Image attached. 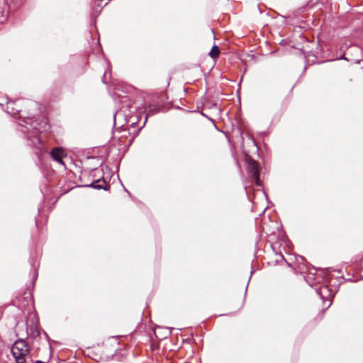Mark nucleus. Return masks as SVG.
I'll use <instances>...</instances> for the list:
<instances>
[{
	"instance_id": "obj_2",
	"label": "nucleus",
	"mask_w": 363,
	"mask_h": 363,
	"mask_svg": "<svg viewBox=\"0 0 363 363\" xmlns=\"http://www.w3.org/2000/svg\"><path fill=\"white\" fill-rule=\"evenodd\" d=\"M50 155L53 160L56 161L62 166H65L63 158L67 155V154L62 148H53L50 152Z\"/></svg>"
},
{
	"instance_id": "obj_6",
	"label": "nucleus",
	"mask_w": 363,
	"mask_h": 363,
	"mask_svg": "<svg viewBox=\"0 0 363 363\" xmlns=\"http://www.w3.org/2000/svg\"><path fill=\"white\" fill-rule=\"evenodd\" d=\"M220 53L219 48L217 45H213L209 52V55L215 59L218 57Z\"/></svg>"
},
{
	"instance_id": "obj_7",
	"label": "nucleus",
	"mask_w": 363,
	"mask_h": 363,
	"mask_svg": "<svg viewBox=\"0 0 363 363\" xmlns=\"http://www.w3.org/2000/svg\"><path fill=\"white\" fill-rule=\"evenodd\" d=\"M25 129H26V130L22 129V130H21V131H22L23 133H26V132H28V131H29V128H28V127H25Z\"/></svg>"
},
{
	"instance_id": "obj_8",
	"label": "nucleus",
	"mask_w": 363,
	"mask_h": 363,
	"mask_svg": "<svg viewBox=\"0 0 363 363\" xmlns=\"http://www.w3.org/2000/svg\"><path fill=\"white\" fill-rule=\"evenodd\" d=\"M35 363H43V362L41 361L38 360V361L35 362Z\"/></svg>"
},
{
	"instance_id": "obj_4",
	"label": "nucleus",
	"mask_w": 363,
	"mask_h": 363,
	"mask_svg": "<svg viewBox=\"0 0 363 363\" xmlns=\"http://www.w3.org/2000/svg\"><path fill=\"white\" fill-rule=\"evenodd\" d=\"M33 132L32 135H28V139L31 141L32 145L36 146L40 143V138H39V133L41 132L40 129H38L35 126L33 127Z\"/></svg>"
},
{
	"instance_id": "obj_5",
	"label": "nucleus",
	"mask_w": 363,
	"mask_h": 363,
	"mask_svg": "<svg viewBox=\"0 0 363 363\" xmlns=\"http://www.w3.org/2000/svg\"><path fill=\"white\" fill-rule=\"evenodd\" d=\"M105 184L106 181L104 180V179H99L93 182L89 185H86V186H90L96 189H104L106 191L108 190V189Z\"/></svg>"
},
{
	"instance_id": "obj_3",
	"label": "nucleus",
	"mask_w": 363,
	"mask_h": 363,
	"mask_svg": "<svg viewBox=\"0 0 363 363\" xmlns=\"http://www.w3.org/2000/svg\"><path fill=\"white\" fill-rule=\"evenodd\" d=\"M249 173L251 174V177L255 181L258 186H260V181L259 179V170L258 164L255 160H250L249 162Z\"/></svg>"
},
{
	"instance_id": "obj_1",
	"label": "nucleus",
	"mask_w": 363,
	"mask_h": 363,
	"mask_svg": "<svg viewBox=\"0 0 363 363\" xmlns=\"http://www.w3.org/2000/svg\"><path fill=\"white\" fill-rule=\"evenodd\" d=\"M11 352L16 363H25L28 354V347L23 340H16L11 347Z\"/></svg>"
}]
</instances>
